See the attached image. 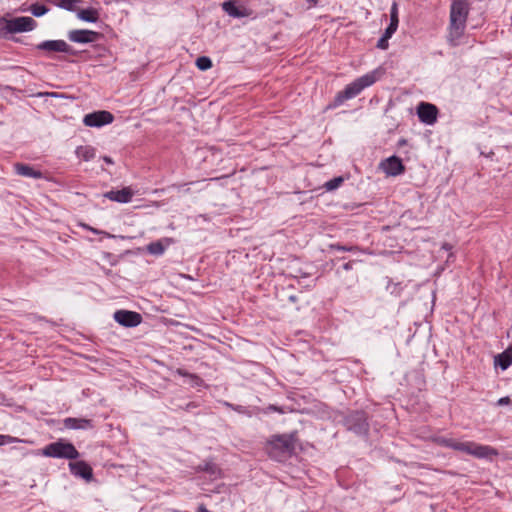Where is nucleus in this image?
Segmentation results:
<instances>
[{
    "label": "nucleus",
    "mask_w": 512,
    "mask_h": 512,
    "mask_svg": "<svg viewBox=\"0 0 512 512\" xmlns=\"http://www.w3.org/2000/svg\"><path fill=\"white\" fill-rule=\"evenodd\" d=\"M177 373L181 376H188L191 378V380L196 384L198 385L200 382H201V379L197 376V375H194V374H188L186 371H184L183 369H178L177 370Z\"/></svg>",
    "instance_id": "2f4dec72"
},
{
    "label": "nucleus",
    "mask_w": 512,
    "mask_h": 512,
    "mask_svg": "<svg viewBox=\"0 0 512 512\" xmlns=\"http://www.w3.org/2000/svg\"><path fill=\"white\" fill-rule=\"evenodd\" d=\"M36 27V22L31 17H16L12 19H0V35L6 36L13 33L31 31Z\"/></svg>",
    "instance_id": "20e7f679"
},
{
    "label": "nucleus",
    "mask_w": 512,
    "mask_h": 512,
    "mask_svg": "<svg viewBox=\"0 0 512 512\" xmlns=\"http://www.w3.org/2000/svg\"><path fill=\"white\" fill-rule=\"evenodd\" d=\"M69 468L73 475L81 477L86 481H91L93 478V470L91 466L84 461L70 462Z\"/></svg>",
    "instance_id": "ddd939ff"
},
{
    "label": "nucleus",
    "mask_w": 512,
    "mask_h": 512,
    "mask_svg": "<svg viewBox=\"0 0 512 512\" xmlns=\"http://www.w3.org/2000/svg\"><path fill=\"white\" fill-rule=\"evenodd\" d=\"M262 412L264 414H268L270 412H279L283 413V409L281 407L275 406V405H269L267 408L262 409Z\"/></svg>",
    "instance_id": "473e14b6"
},
{
    "label": "nucleus",
    "mask_w": 512,
    "mask_h": 512,
    "mask_svg": "<svg viewBox=\"0 0 512 512\" xmlns=\"http://www.w3.org/2000/svg\"><path fill=\"white\" fill-rule=\"evenodd\" d=\"M103 160H104L107 164H113V160H112L110 157H108V156H104V157H103Z\"/></svg>",
    "instance_id": "e433bc0d"
},
{
    "label": "nucleus",
    "mask_w": 512,
    "mask_h": 512,
    "mask_svg": "<svg viewBox=\"0 0 512 512\" xmlns=\"http://www.w3.org/2000/svg\"><path fill=\"white\" fill-rule=\"evenodd\" d=\"M77 156L84 160L89 161L95 156V149L90 146H80L76 149Z\"/></svg>",
    "instance_id": "4be33fe9"
},
{
    "label": "nucleus",
    "mask_w": 512,
    "mask_h": 512,
    "mask_svg": "<svg viewBox=\"0 0 512 512\" xmlns=\"http://www.w3.org/2000/svg\"><path fill=\"white\" fill-rule=\"evenodd\" d=\"M196 66L198 69L204 71L212 67V61L209 57L201 56L197 58Z\"/></svg>",
    "instance_id": "b1692460"
},
{
    "label": "nucleus",
    "mask_w": 512,
    "mask_h": 512,
    "mask_svg": "<svg viewBox=\"0 0 512 512\" xmlns=\"http://www.w3.org/2000/svg\"><path fill=\"white\" fill-rule=\"evenodd\" d=\"M351 267H352L351 262L345 263V264L343 265V268H344L345 270H349V269H351Z\"/></svg>",
    "instance_id": "4c0bfd02"
},
{
    "label": "nucleus",
    "mask_w": 512,
    "mask_h": 512,
    "mask_svg": "<svg viewBox=\"0 0 512 512\" xmlns=\"http://www.w3.org/2000/svg\"><path fill=\"white\" fill-rule=\"evenodd\" d=\"M77 16L83 21L95 23L99 19V12L94 8L81 9L78 11Z\"/></svg>",
    "instance_id": "412c9836"
},
{
    "label": "nucleus",
    "mask_w": 512,
    "mask_h": 512,
    "mask_svg": "<svg viewBox=\"0 0 512 512\" xmlns=\"http://www.w3.org/2000/svg\"><path fill=\"white\" fill-rule=\"evenodd\" d=\"M133 191L129 187H125L118 191H109L104 194L105 198H108L111 201L119 202V203H128L131 201L133 197Z\"/></svg>",
    "instance_id": "dca6fc26"
},
{
    "label": "nucleus",
    "mask_w": 512,
    "mask_h": 512,
    "mask_svg": "<svg viewBox=\"0 0 512 512\" xmlns=\"http://www.w3.org/2000/svg\"><path fill=\"white\" fill-rule=\"evenodd\" d=\"M30 11L34 16L40 17L48 11V8L42 4L36 3L30 7Z\"/></svg>",
    "instance_id": "393cba45"
},
{
    "label": "nucleus",
    "mask_w": 512,
    "mask_h": 512,
    "mask_svg": "<svg viewBox=\"0 0 512 512\" xmlns=\"http://www.w3.org/2000/svg\"><path fill=\"white\" fill-rule=\"evenodd\" d=\"M88 229L90 231H92L93 233H96V234L100 233L97 229H94V228H91V227H89Z\"/></svg>",
    "instance_id": "ea45409f"
},
{
    "label": "nucleus",
    "mask_w": 512,
    "mask_h": 512,
    "mask_svg": "<svg viewBox=\"0 0 512 512\" xmlns=\"http://www.w3.org/2000/svg\"><path fill=\"white\" fill-rule=\"evenodd\" d=\"M438 109L435 105L421 102L417 107V115L422 123L432 125L437 120Z\"/></svg>",
    "instance_id": "9b49d317"
},
{
    "label": "nucleus",
    "mask_w": 512,
    "mask_h": 512,
    "mask_svg": "<svg viewBox=\"0 0 512 512\" xmlns=\"http://www.w3.org/2000/svg\"><path fill=\"white\" fill-rule=\"evenodd\" d=\"M343 182H344L343 177H341V176L335 177V178L327 181L324 184V187L327 191H333V190L337 189L338 187H340Z\"/></svg>",
    "instance_id": "5701e85b"
},
{
    "label": "nucleus",
    "mask_w": 512,
    "mask_h": 512,
    "mask_svg": "<svg viewBox=\"0 0 512 512\" xmlns=\"http://www.w3.org/2000/svg\"><path fill=\"white\" fill-rule=\"evenodd\" d=\"M376 81L374 74H366L357 78L352 83L348 84L344 90L338 92L334 97L332 103L328 105V108H336L342 105L345 101L352 99L359 95L363 89L371 86Z\"/></svg>",
    "instance_id": "f03ea898"
},
{
    "label": "nucleus",
    "mask_w": 512,
    "mask_h": 512,
    "mask_svg": "<svg viewBox=\"0 0 512 512\" xmlns=\"http://www.w3.org/2000/svg\"><path fill=\"white\" fill-rule=\"evenodd\" d=\"M511 403V400L509 397H502L498 400L497 404L499 406L508 405Z\"/></svg>",
    "instance_id": "f704fd0d"
},
{
    "label": "nucleus",
    "mask_w": 512,
    "mask_h": 512,
    "mask_svg": "<svg viewBox=\"0 0 512 512\" xmlns=\"http://www.w3.org/2000/svg\"><path fill=\"white\" fill-rule=\"evenodd\" d=\"M469 14L468 0H453L450 9V23L447 41L452 47L460 44Z\"/></svg>",
    "instance_id": "f257e3e1"
},
{
    "label": "nucleus",
    "mask_w": 512,
    "mask_h": 512,
    "mask_svg": "<svg viewBox=\"0 0 512 512\" xmlns=\"http://www.w3.org/2000/svg\"><path fill=\"white\" fill-rule=\"evenodd\" d=\"M495 365L502 370H506L512 364V347H508L505 351L495 356Z\"/></svg>",
    "instance_id": "6ab92c4d"
},
{
    "label": "nucleus",
    "mask_w": 512,
    "mask_h": 512,
    "mask_svg": "<svg viewBox=\"0 0 512 512\" xmlns=\"http://www.w3.org/2000/svg\"><path fill=\"white\" fill-rule=\"evenodd\" d=\"M390 23H394L396 25L399 24L398 19V5L396 2H394L390 9Z\"/></svg>",
    "instance_id": "cd10ccee"
},
{
    "label": "nucleus",
    "mask_w": 512,
    "mask_h": 512,
    "mask_svg": "<svg viewBox=\"0 0 512 512\" xmlns=\"http://www.w3.org/2000/svg\"><path fill=\"white\" fill-rule=\"evenodd\" d=\"M114 319L124 327H135L142 322V316L139 313L128 310L116 311Z\"/></svg>",
    "instance_id": "9d476101"
},
{
    "label": "nucleus",
    "mask_w": 512,
    "mask_h": 512,
    "mask_svg": "<svg viewBox=\"0 0 512 512\" xmlns=\"http://www.w3.org/2000/svg\"><path fill=\"white\" fill-rule=\"evenodd\" d=\"M381 168L389 176H398L405 170L402 160L397 156H391L384 160L381 163Z\"/></svg>",
    "instance_id": "f8f14e48"
},
{
    "label": "nucleus",
    "mask_w": 512,
    "mask_h": 512,
    "mask_svg": "<svg viewBox=\"0 0 512 512\" xmlns=\"http://www.w3.org/2000/svg\"><path fill=\"white\" fill-rule=\"evenodd\" d=\"M79 1L80 0H60L57 5L65 10L74 11L76 3Z\"/></svg>",
    "instance_id": "bb28decb"
},
{
    "label": "nucleus",
    "mask_w": 512,
    "mask_h": 512,
    "mask_svg": "<svg viewBox=\"0 0 512 512\" xmlns=\"http://www.w3.org/2000/svg\"><path fill=\"white\" fill-rule=\"evenodd\" d=\"M15 442H22V440H19V439L15 438V437H12L10 435H2V434H0V446L6 445V444L15 443Z\"/></svg>",
    "instance_id": "c756f323"
},
{
    "label": "nucleus",
    "mask_w": 512,
    "mask_h": 512,
    "mask_svg": "<svg viewBox=\"0 0 512 512\" xmlns=\"http://www.w3.org/2000/svg\"><path fill=\"white\" fill-rule=\"evenodd\" d=\"M68 38L75 43H91L97 40L98 33L91 30H72Z\"/></svg>",
    "instance_id": "4468645a"
},
{
    "label": "nucleus",
    "mask_w": 512,
    "mask_h": 512,
    "mask_svg": "<svg viewBox=\"0 0 512 512\" xmlns=\"http://www.w3.org/2000/svg\"><path fill=\"white\" fill-rule=\"evenodd\" d=\"M14 167H15L16 172L19 175H22L25 177H32V178H36V179H39L42 177V173L40 171L34 170L33 167H31L29 165L17 163V164H15Z\"/></svg>",
    "instance_id": "aec40b11"
},
{
    "label": "nucleus",
    "mask_w": 512,
    "mask_h": 512,
    "mask_svg": "<svg viewBox=\"0 0 512 512\" xmlns=\"http://www.w3.org/2000/svg\"><path fill=\"white\" fill-rule=\"evenodd\" d=\"M197 512H209V511L207 510L205 505L201 504V505H199Z\"/></svg>",
    "instance_id": "c9c22d12"
},
{
    "label": "nucleus",
    "mask_w": 512,
    "mask_h": 512,
    "mask_svg": "<svg viewBox=\"0 0 512 512\" xmlns=\"http://www.w3.org/2000/svg\"><path fill=\"white\" fill-rule=\"evenodd\" d=\"M42 455L73 460L79 457V452L72 443L60 439L45 446L42 450Z\"/></svg>",
    "instance_id": "39448f33"
},
{
    "label": "nucleus",
    "mask_w": 512,
    "mask_h": 512,
    "mask_svg": "<svg viewBox=\"0 0 512 512\" xmlns=\"http://www.w3.org/2000/svg\"><path fill=\"white\" fill-rule=\"evenodd\" d=\"M438 443L441 446H444V447L456 450V447H457V444H458V440L453 439V438H444V437H442V438H439Z\"/></svg>",
    "instance_id": "a878e982"
},
{
    "label": "nucleus",
    "mask_w": 512,
    "mask_h": 512,
    "mask_svg": "<svg viewBox=\"0 0 512 512\" xmlns=\"http://www.w3.org/2000/svg\"><path fill=\"white\" fill-rule=\"evenodd\" d=\"M64 426L67 429H91L94 427L92 420L85 418H66L64 420Z\"/></svg>",
    "instance_id": "a211bd4d"
},
{
    "label": "nucleus",
    "mask_w": 512,
    "mask_h": 512,
    "mask_svg": "<svg viewBox=\"0 0 512 512\" xmlns=\"http://www.w3.org/2000/svg\"><path fill=\"white\" fill-rule=\"evenodd\" d=\"M295 434L275 436L267 445V453L276 461H283L295 450Z\"/></svg>",
    "instance_id": "7ed1b4c3"
},
{
    "label": "nucleus",
    "mask_w": 512,
    "mask_h": 512,
    "mask_svg": "<svg viewBox=\"0 0 512 512\" xmlns=\"http://www.w3.org/2000/svg\"><path fill=\"white\" fill-rule=\"evenodd\" d=\"M114 116L108 111H97L85 115L83 122L89 127H100L112 123Z\"/></svg>",
    "instance_id": "1a4fd4ad"
},
{
    "label": "nucleus",
    "mask_w": 512,
    "mask_h": 512,
    "mask_svg": "<svg viewBox=\"0 0 512 512\" xmlns=\"http://www.w3.org/2000/svg\"><path fill=\"white\" fill-rule=\"evenodd\" d=\"M456 451H461L480 459L491 458L492 456L498 455V451L495 448L488 445H481L472 441H458Z\"/></svg>",
    "instance_id": "423d86ee"
},
{
    "label": "nucleus",
    "mask_w": 512,
    "mask_h": 512,
    "mask_svg": "<svg viewBox=\"0 0 512 512\" xmlns=\"http://www.w3.org/2000/svg\"><path fill=\"white\" fill-rule=\"evenodd\" d=\"M344 424L348 430L357 435H365L369 430L366 413L363 411H354L345 417Z\"/></svg>",
    "instance_id": "0eeeda50"
},
{
    "label": "nucleus",
    "mask_w": 512,
    "mask_h": 512,
    "mask_svg": "<svg viewBox=\"0 0 512 512\" xmlns=\"http://www.w3.org/2000/svg\"><path fill=\"white\" fill-rule=\"evenodd\" d=\"M330 248L332 250H336V251H340V252H352L357 249L356 246H344V245H340V244H332L330 246Z\"/></svg>",
    "instance_id": "c85d7f7f"
},
{
    "label": "nucleus",
    "mask_w": 512,
    "mask_h": 512,
    "mask_svg": "<svg viewBox=\"0 0 512 512\" xmlns=\"http://www.w3.org/2000/svg\"><path fill=\"white\" fill-rule=\"evenodd\" d=\"M288 299L294 303L297 300V297L295 295H288Z\"/></svg>",
    "instance_id": "58836bf2"
},
{
    "label": "nucleus",
    "mask_w": 512,
    "mask_h": 512,
    "mask_svg": "<svg viewBox=\"0 0 512 512\" xmlns=\"http://www.w3.org/2000/svg\"><path fill=\"white\" fill-rule=\"evenodd\" d=\"M388 38H385L384 36H382L378 42H377V48L379 49H382V50H386L388 48Z\"/></svg>",
    "instance_id": "72a5a7b5"
},
{
    "label": "nucleus",
    "mask_w": 512,
    "mask_h": 512,
    "mask_svg": "<svg viewBox=\"0 0 512 512\" xmlns=\"http://www.w3.org/2000/svg\"><path fill=\"white\" fill-rule=\"evenodd\" d=\"M223 10L234 18H242L252 15L253 10L246 7L242 2L236 0L225 1L222 4Z\"/></svg>",
    "instance_id": "6e6552de"
},
{
    "label": "nucleus",
    "mask_w": 512,
    "mask_h": 512,
    "mask_svg": "<svg viewBox=\"0 0 512 512\" xmlns=\"http://www.w3.org/2000/svg\"><path fill=\"white\" fill-rule=\"evenodd\" d=\"M173 243L174 240L172 238H162L158 241L151 242L150 244H148L146 246V251L151 255L160 256L165 252L166 248Z\"/></svg>",
    "instance_id": "2eb2a0df"
},
{
    "label": "nucleus",
    "mask_w": 512,
    "mask_h": 512,
    "mask_svg": "<svg viewBox=\"0 0 512 512\" xmlns=\"http://www.w3.org/2000/svg\"><path fill=\"white\" fill-rule=\"evenodd\" d=\"M38 49L49 52H68L69 45L63 40H49L40 43Z\"/></svg>",
    "instance_id": "f3484780"
},
{
    "label": "nucleus",
    "mask_w": 512,
    "mask_h": 512,
    "mask_svg": "<svg viewBox=\"0 0 512 512\" xmlns=\"http://www.w3.org/2000/svg\"><path fill=\"white\" fill-rule=\"evenodd\" d=\"M397 28H398V25H396L394 23H390L388 25V27L385 29L383 36L385 38L390 39L392 37V35L396 32Z\"/></svg>",
    "instance_id": "7c9ffc66"
}]
</instances>
